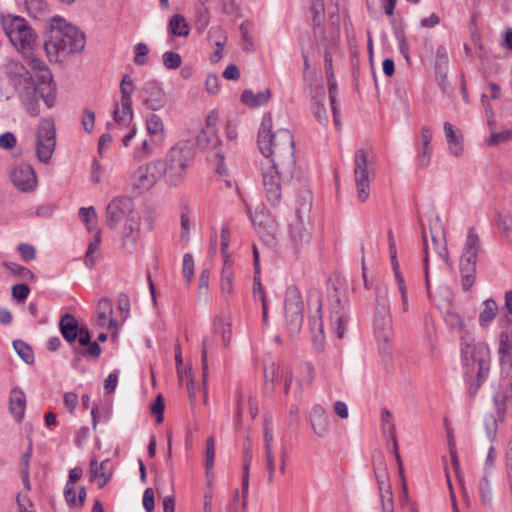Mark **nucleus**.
Instances as JSON below:
<instances>
[{"label": "nucleus", "instance_id": "nucleus-26", "mask_svg": "<svg viewBox=\"0 0 512 512\" xmlns=\"http://www.w3.org/2000/svg\"><path fill=\"white\" fill-rule=\"evenodd\" d=\"M310 421L313 431L320 437L327 434L329 429V420L324 408L321 405L312 407Z\"/></svg>", "mask_w": 512, "mask_h": 512}, {"label": "nucleus", "instance_id": "nucleus-5", "mask_svg": "<svg viewBox=\"0 0 512 512\" xmlns=\"http://www.w3.org/2000/svg\"><path fill=\"white\" fill-rule=\"evenodd\" d=\"M9 79L16 90L21 104L31 117L40 114L39 98H42L48 108L55 102V93L50 89L47 94L39 90L29 70L20 63H13L9 67Z\"/></svg>", "mask_w": 512, "mask_h": 512}, {"label": "nucleus", "instance_id": "nucleus-41", "mask_svg": "<svg viewBox=\"0 0 512 512\" xmlns=\"http://www.w3.org/2000/svg\"><path fill=\"white\" fill-rule=\"evenodd\" d=\"M13 348L19 357L27 364L34 362V353L32 348L22 340H14Z\"/></svg>", "mask_w": 512, "mask_h": 512}, {"label": "nucleus", "instance_id": "nucleus-59", "mask_svg": "<svg viewBox=\"0 0 512 512\" xmlns=\"http://www.w3.org/2000/svg\"><path fill=\"white\" fill-rule=\"evenodd\" d=\"M210 39H214V43L218 49L222 51V48L226 44L227 37L220 27H212L209 30Z\"/></svg>", "mask_w": 512, "mask_h": 512}, {"label": "nucleus", "instance_id": "nucleus-4", "mask_svg": "<svg viewBox=\"0 0 512 512\" xmlns=\"http://www.w3.org/2000/svg\"><path fill=\"white\" fill-rule=\"evenodd\" d=\"M49 39L44 42V49L51 61L81 52L85 47V35L77 27L55 16L50 22Z\"/></svg>", "mask_w": 512, "mask_h": 512}, {"label": "nucleus", "instance_id": "nucleus-18", "mask_svg": "<svg viewBox=\"0 0 512 512\" xmlns=\"http://www.w3.org/2000/svg\"><path fill=\"white\" fill-rule=\"evenodd\" d=\"M249 213L250 219L262 241L268 246H275L279 232L278 223L275 219L266 215L263 210L255 211L253 214L249 211Z\"/></svg>", "mask_w": 512, "mask_h": 512}, {"label": "nucleus", "instance_id": "nucleus-32", "mask_svg": "<svg viewBox=\"0 0 512 512\" xmlns=\"http://www.w3.org/2000/svg\"><path fill=\"white\" fill-rule=\"evenodd\" d=\"M373 468L379 490H384L387 486H391L388 469L383 456L374 459Z\"/></svg>", "mask_w": 512, "mask_h": 512}, {"label": "nucleus", "instance_id": "nucleus-15", "mask_svg": "<svg viewBox=\"0 0 512 512\" xmlns=\"http://www.w3.org/2000/svg\"><path fill=\"white\" fill-rule=\"evenodd\" d=\"M134 202L128 196L114 197L106 207L105 223L107 227L114 230L118 224L130 215L135 214Z\"/></svg>", "mask_w": 512, "mask_h": 512}, {"label": "nucleus", "instance_id": "nucleus-3", "mask_svg": "<svg viewBox=\"0 0 512 512\" xmlns=\"http://www.w3.org/2000/svg\"><path fill=\"white\" fill-rule=\"evenodd\" d=\"M461 356L468 393L474 397L488 376L490 349L485 343H475L473 337L466 334L461 338Z\"/></svg>", "mask_w": 512, "mask_h": 512}, {"label": "nucleus", "instance_id": "nucleus-20", "mask_svg": "<svg viewBox=\"0 0 512 512\" xmlns=\"http://www.w3.org/2000/svg\"><path fill=\"white\" fill-rule=\"evenodd\" d=\"M140 232L141 218L140 215L136 212L135 214H132L130 217L126 218L122 228L121 240L126 252L132 254L136 251L137 243L140 239Z\"/></svg>", "mask_w": 512, "mask_h": 512}, {"label": "nucleus", "instance_id": "nucleus-31", "mask_svg": "<svg viewBox=\"0 0 512 512\" xmlns=\"http://www.w3.org/2000/svg\"><path fill=\"white\" fill-rule=\"evenodd\" d=\"M444 132L450 153L454 156H460L463 153L462 138L456 134L453 126L449 122L444 123Z\"/></svg>", "mask_w": 512, "mask_h": 512}, {"label": "nucleus", "instance_id": "nucleus-29", "mask_svg": "<svg viewBox=\"0 0 512 512\" xmlns=\"http://www.w3.org/2000/svg\"><path fill=\"white\" fill-rule=\"evenodd\" d=\"M113 313V304L112 301L103 297L99 300L98 303V320L99 323L104 326L108 324L110 328L117 326L116 319L112 318L111 315Z\"/></svg>", "mask_w": 512, "mask_h": 512}, {"label": "nucleus", "instance_id": "nucleus-21", "mask_svg": "<svg viewBox=\"0 0 512 512\" xmlns=\"http://www.w3.org/2000/svg\"><path fill=\"white\" fill-rule=\"evenodd\" d=\"M11 181L21 192H31L37 186L34 169L26 163L15 166L10 173Z\"/></svg>", "mask_w": 512, "mask_h": 512}, {"label": "nucleus", "instance_id": "nucleus-27", "mask_svg": "<svg viewBox=\"0 0 512 512\" xmlns=\"http://www.w3.org/2000/svg\"><path fill=\"white\" fill-rule=\"evenodd\" d=\"M26 396L22 389L15 387L10 393V411L13 417L20 421L24 417Z\"/></svg>", "mask_w": 512, "mask_h": 512}, {"label": "nucleus", "instance_id": "nucleus-54", "mask_svg": "<svg viewBox=\"0 0 512 512\" xmlns=\"http://www.w3.org/2000/svg\"><path fill=\"white\" fill-rule=\"evenodd\" d=\"M511 138L512 132L510 130L492 133L491 136L487 139V145L496 146L500 143L509 141Z\"/></svg>", "mask_w": 512, "mask_h": 512}, {"label": "nucleus", "instance_id": "nucleus-47", "mask_svg": "<svg viewBox=\"0 0 512 512\" xmlns=\"http://www.w3.org/2000/svg\"><path fill=\"white\" fill-rule=\"evenodd\" d=\"M153 146L155 144L148 142V140H143L139 146H137L133 151V158L137 161H141L153 154Z\"/></svg>", "mask_w": 512, "mask_h": 512}, {"label": "nucleus", "instance_id": "nucleus-14", "mask_svg": "<svg viewBox=\"0 0 512 512\" xmlns=\"http://www.w3.org/2000/svg\"><path fill=\"white\" fill-rule=\"evenodd\" d=\"M164 177L160 161H152L138 167L132 175V185L139 193L150 190Z\"/></svg>", "mask_w": 512, "mask_h": 512}, {"label": "nucleus", "instance_id": "nucleus-53", "mask_svg": "<svg viewBox=\"0 0 512 512\" xmlns=\"http://www.w3.org/2000/svg\"><path fill=\"white\" fill-rule=\"evenodd\" d=\"M16 249L21 256V259L25 262L32 261L36 257V250L31 244L20 243Z\"/></svg>", "mask_w": 512, "mask_h": 512}, {"label": "nucleus", "instance_id": "nucleus-24", "mask_svg": "<svg viewBox=\"0 0 512 512\" xmlns=\"http://www.w3.org/2000/svg\"><path fill=\"white\" fill-rule=\"evenodd\" d=\"M79 323L71 314H64L59 321V329L63 338L69 343L74 344L79 335Z\"/></svg>", "mask_w": 512, "mask_h": 512}, {"label": "nucleus", "instance_id": "nucleus-64", "mask_svg": "<svg viewBox=\"0 0 512 512\" xmlns=\"http://www.w3.org/2000/svg\"><path fill=\"white\" fill-rule=\"evenodd\" d=\"M143 507L146 512H153L155 509L154 490L146 488L143 493Z\"/></svg>", "mask_w": 512, "mask_h": 512}, {"label": "nucleus", "instance_id": "nucleus-6", "mask_svg": "<svg viewBox=\"0 0 512 512\" xmlns=\"http://www.w3.org/2000/svg\"><path fill=\"white\" fill-rule=\"evenodd\" d=\"M194 156L195 152L190 141L181 140L169 149L163 160H159L165 181L169 186L176 187L183 181Z\"/></svg>", "mask_w": 512, "mask_h": 512}, {"label": "nucleus", "instance_id": "nucleus-2", "mask_svg": "<svg viewBox=\"0 0 512 512\" xmlns=\"http://www.w3.org/2000/svg\"><path fill=\"white\" fill-rule=\"evenodd\" d=\"M272 127L271 114H265L258 130V148L263 156L272 157L276 168L283 169L284 177H294L296 160L293 135L288 129L272 132Z\"/></svg>", "mask_w": 512, "mask_h": 512}, {"label": "nucleus", "instance_id": "nucleus-55", "mask_svg": "<svg viewBox=\"0 0 512 512\" xmlns=\"http://www.w3.org/2000/svg\"><path fill=\"white\" fill-rule=\"evenodd\" d=\"M214 344L213 338H209L205 336L202 340V351H201V360H202V369H203V379L206 378V372L208 369V363H207V354L208 349L211 348Z\"/></svg>", "mask_w": 512, "mask_h": 512}, {"label": "nucleus", "instance_id": "nucleus-30", "mask_svg": "<svg viewBox=\"0 0 512 512\" xmlns=\"http://www.w3.org/2000/svg\"><path fill=\"white\" fill-rule=\"evenodd\" d=\"M220 143L217 129L203 128L196 137V144L200 149L216 148Z\"/></svg>", "mask_w": 512, "mask_h": 512}, {"label": "nucleus", "instance_id": "nucleus-49", "mask_svg": "<svg viewBox=\"0 0 512 512\" xmlns=\"http://www.w3.org/2000/svg\"><path fill=\"white\" fill-rule=\"evenodd\" d=\"M381 505L383 512H393V494L391 486H387L384 490H379Z\"/></svg>", "mask_w": 512, "mask_h": 512}, {"label": "nucleus", "instance_id": "nucleus-19", "mask_svg": "<svg viewBox=\"0 0 512 512\" xmlns=\"http://www.w3.org/2000/svg\"><path fill=\"white\" fill-rule=\"evenodd\" d=\"M142 105L152 111H158L167 103L166 95L159 83L155 81L146 82L139 91Z\"/></svg>", "mask_w": 512, "mask_h": 512}, {"label": "nucleus", "instance_id": "nucleus-8", "mask_svg": "<svg viewBox=\"0 0 512 512\" xmlns=\"http://www.w3.org/2000/svg\"><path fill=\"white\" fill-rule=\"evenodd\" d=\"M329 301V319L330 325L334 333L339 339L345 335L347 325L349 323L350 307L345 295H340L338 290L334 288L332 294L328 297Z\"/></svg>", "mask_w": 512, "mask_h": 512}, {"label": "nucleus", "instance_id": "nucleus-17", "mask_svg": "<svg viewBox=\"0 0 512 512\" xmlns=\"http://www.w3.org/2000/svg\"><path fill=\"white\" fill-rule=\"evenodd\" d=\"M309 194L303 196L306 201L301 208L297 209L295 218L289 223V238L296 247H302L310 242L311 233L306 227L305 219L302 215L303 212H309L310 203Z\"/></svg>", "mask_w": 512, "mask_h": 512}, {"label": "nucleus", "instance_id": "nucleus-10", "mask_svg": "<svg viewBox=\"0 0 512 512\" xmlns=\"http://www.w3.org/2000/svg\"><path fill=\"white\" fill-rule=\"evenodd\" d=\"M56 145V129L54 121L50 118L40 120L36 134L37 158L47 163L54 152Z\"/></svg>", "mask_w": 512, "mask_h": 512}, {"label": "nucleus", "instance_id": "nucleus-42", "mask_svg": "<svg viewBox=\"0 0 512 512\" xmlns=\"http://www.w3.org/2000/svg\"><path fill=\"white\" fill-rule=\"evenodd\" d=\"M252 462V451L249 447H245L243 454V475H242V489L244 494H248L249 489V473Z\"/></svg>", "mask_w": 512, "mask_h": 512}, {"label": "nucleus", "instance_id": "nucleus-44", "mask_svg": "<svg viewBox=\"0 0 512 512\" xmlns=\"http://www.w3.org/2000/svg\"><path fill=\"white\" fill-rule=\"evenodd\" d=\"M507 385L508 388L506 393L494 395V402L497 407L498 414H504L507 402L512 403V375Z\"/></svg>", "mask_w": 512, "mask_h": 512}, {"label": "nucleus", "instance_id": "nucleus-33", "mask_svg": "<svg viewBox=\"0 0 512 512\" xmlns=\"http://www.w3.org/2000/svg\"><path fill=\"white\" fill-rule=\"evenodd\" d=\"M284 370L280 364L271 363L264 368V385L265 390L272 392L273 383L280 380L283 376Z\"/></svg>", "mask_w": 512, "mask_h": 512}, {"label": "nucleus", "instance_id": "nucleus-48", "mask_svg": "<svg viewBox=\"0 0 512 512\" xmlns=\"http://www.w3.org/2000/svg\"><path fill=\"white\" fill-rule=\"evenodd\" d=\"M162 59L165 68L170 70L179 68L182 63L181 56L178 53L172 51L165 52L162 55Z\"/></svg>", "mask_w": 512, "mask_h": 512}, {"label": "nucleus", "instance_id": "nucleus-16", "mask_svg": "<svg viewBox=\"0 0 512 512\" xmlns=\"http://www.w3.org/2000/svg\"><path fill=\"white\" fill-rule=\"evenodd\" d=\"M354 174L357 188V197L365 202L369 197L368 153L358 149L354 156Z\"/></svg>", "mask_w": 512, "mask_h": 512}, {"label": "nucleus", "instance_id": "nucleus-36", "mask_svg": "<svg viewBox=\"0 0 512 512\" xmlns=\"http://www.w3.org/2000/svg\"><path fill=\"white\" fill-rule=\"evenodd\" d=\"M169 32L175 36L186 37L189 35V27L185 18L180 14L171 17L168 25Z\"/></svg>", "mask_w": 512, "mask_h": 512}, {"label": "nucleus", "instance_id": "nucleus-37", "mask_svg": "<svg viewBox=\"0 0 512 512\" xmlns=\"http://www.w3.org/2000/svg\"><path fill=\"white\" fill-rule=\"evenodd\" d=\"M232 278H233L232 262H231V260L226 259L223 262V268H222L221 280H220L222 293L229 294L232 292V288H233Z\"/></svg>", "mask_w": 512, "mask_h": 512}, {"label": "nucleus", "instance_id": "nucleus-61", "mask_svg": "<svg viewBox=\"0 0 512 512\" xmlns=\"http://www.w3.org/2000/svg\"><path fill=\"white\" fill-rule=\"evenodd\" d=\"M30 293V288L27 284H16L12 287V296L17 301H25Z\"/></svg>", "mask_w": 512, "mask_h": 512}, {"label": "nucleus", "instance_id": "nucleus-50", "mask_svg": "<svg viewBox=\"0 0 512 512\" xmlns=\"http://www.w3.org/2000/svg\"><path fill=\"white\" fill-rule=\"evenodd\" d=\"M273 428L270 418H265L264 421V452L273 451Z\"/></svg>", "mask_w": 512, "mask_h": 512}, {"label": "nucleus", "instance_id": "nucleus-23", "mask_svg": "<svg viewBox=\"0 0 512 512\" xmlns=\"http://www.w3.org/2000/svg\"><path fill=\"white\" fill-rule=\"evenodd\" d=\"M498 354L501 369L509 372L512 367V339L507 331L499 335Z\"/></svg>", "mask_w": 512, "mask_h": 512}, {"label": "nucleus", "instance_id": "nucleus-52", "mask_svg": "<svg viewBox=\"0 0 512 512\" xmlns=\"http://www.w3.org/2000/svg\"><path fill=\"white\" fill-rule=\"evenodd\" d=\"M215 459V441L211 436L206 440L205 467L209 471L214 466Z\"/></svg>", "mask_w": 512, "mask_h": 512}, {"label": "nucleus", "instance_id": "nucleus-9", "mask_svg": "<svg viewBox=\"0 0 512 512\" xmlns=\"http://www.w3.org/2000/svg\"><path fill=\"white\" fill-rule=\"evenodd\" d=\"M285 317L289 333L297 335L304 320V303L301 293L296 286H289L285 297Z\"/></svg>", "mask_w": 512, "mask_h": 512}, {"label": "nucleus", "instance_id": "nucleus-63", "mask_svg": "<svg viewBox=\"0 0 512 512\" xmlns=\"http://www.w3.org/2000/svg\"><path fill=\"white\" fill-rule=\"evenodd\" d=\"M95 114L90 109H85L82 113V126L87 133H91L94 128Z\"/></svg>", "mask_w": 512, "mask_h": 512}, {"label": "nucleus", "instance_id": "nucleus-39", "mask_svg": "<svg viewBox=\"0 0 512 512\" xmlns=\"http://www.w3.org/2000/svg\"><path fill=\"white\" fill-rule=\"evenodd\" d=\"M478 492L482 504L486 507H491L493 501L492 490L490 481L486 476H483L482 479L479 481Z\"/></svg>", "mask_w": 512, "mask_h": 512}, {"label": "nucleus", "instance_id": "nucleus-22", "mask_svg": "<svg viewBox=\"0 0 512 512\" xmlns=\"http://www.w3.org/2000/svg\"><path fill=\"white\" fill-rule=\"evenodd\" d=\"M113 474V466L109 459L103 460L100 464L93 458L90 461V480H96L99 488H103Z\"/></svg>", "mask_w": 512, "mask_h": 512}, {"label": "nucleus", "instance_id": "nucleus-38", "mask_svg": "<svg viewBox=\"0 0 512 512\" xmlns=\"http://www.w3.org/2000/svg\"><path fill=\"white\" fill-rule=\"evenodd\" d=\"M213 333H220L223 345L227 347L231 340V324L223 318L217 317L213 323Z\"/></svg>", "mask_w": 512, "mask_h": 512}, {"label": "nucleus", "instance_id": "nucleus-25", "mask_svg": "<svg viewBox=\"0 0 512 512\" xmlns=\"http://www.w3.org/2000/svg\"><path fill=\"white\" fill-rule=\"evenodd\" d=\"M145 126L152 143L161 145L165 139V128L161 117L157 114L149 115L146 119Z\"/></svg>", "mask_w": 512, "mask_h": 512}, {"label": "nucleus", "instance_id": "nucleus-45", "mask_svg": "<svg viewBox=\"0 0 512 512\" xmlns=\"http://www.w3.org/2000/svg\"><path fill=\"white\" fill-rule=\"evenodd\" d=\"M25 7L28 14L37 19L45 12L47 5L44 0H26Z\"/></svg>", "mask_w": 512, "mask_h": 512}, {"label": "nucleus", "instance_id": "nucleus-51", "mask_svg": "<svg viewBox=\"0 0 512 512\" xmlns=\"http://www.w3.org/2000/svg\"><path fill=\"white\" fill-rule=\"evenodd\" d=\"M183 276L187 283H190L194 276V259L190 253H185L183 256Z\"/></svg>", "mask_w": 512, "mask_h": 512}, {"label": "nucleus", "instance_id": "nucleus-7", "mask_svg": "<svg viewBox=\"0 0 512 512\" xmlns=\"http://www.w3.org/2000/svg\"><path fill=\"white\" fill-rule=\"evenodd\" d=\"M480 240L475 228H470L459 260L461 287L467 292L476 280V264L480 252Z\"/></svg>", "mask_w": 512, "mask_h": 512}, {"label": "nucleus", "instance_id": "nucleus-46", "mask_svg": "<svg viewBox=\"0 0 512 512\" xmlns=\"http://www.w3.org/2000/svg\"><path fill=\"white\" fill-rule=\"evenodd\" d=\"M79 216L83 222L86 223L88 230L91 232L95 229V224L97 222V213L94 207H82L79 210Z\"/></svg>", "mask_w": 512, "mask_h": 512}, {"label": "nucleus", "instance_id": "nucleus-58", "mask_svg": "<svg viewBox=\"0 0 512 512\" xmlns=\"http://www.w3.org/2000/svg\"><path fill=\"white\" fill-rule=\"evenodd\" d=\"M312 112L319 124L326 125L328 123L329 118L324 104L315 102L312 107Z\"/></svg>", "mask_w": 512, "mask_h": 512}, {"label": "nucleus", "instance_id": "nucleus-62", "mask_svg": "<svg viewBox=\"0 0 512 512\" xmlns=\"http://www.w3.org/2000/svg\"><path fill=\"white\" fill-rule=\"evenodd\" d=\"M209 11L206 7H202L197 12L196 26L200 32H203L209 25Z\"/></svg>", "mask_w": 512, "mask_h": 512}, {"label": "nucleus", "instance_id": "nucleus-11", "mask_svg": "<svg viewBox=\"0 0 512 512\" xmlns=\"http://www.w3.org/2000/svg\"><path fill=\"white\" fill-rule=\"evenodd\" d=\"M120 93L121 98L116 103L113 111V120L117 124H123L129 126L133 120V109H132V94L135 90V85L132 78L129 75H124L120 82Z\"/></svg>", "mask_w": 512, "mask_h": 512}, {"label": "nucleus", "instance_id": "nucleus-34", "mask_svg": "<svg viewBox=\"0 0 512 512\" xmlns=\"http://www.w3.org/2000/svg\"><path fill=\"white\" fill-rule=\"evenodd\" d=\"M483 309L479 315V324L482 327L488 326L495 318L498 305L493 299H487L483 302Z\"/></svg>", "mask_w": 512, "mask_h": 512}, {"label": "nucleus", "instance_id": "nucleus-1", "mask_svg": "<svg viewBox=\"0 0 512 512\" xmlns=\"http://www.w3.org/2000/svg\"><path fill=\"white\" fill-rule=\"evenodd\" d=\"M0 24L10 43L21 53L27 65L36 73L40 84L53 83L46 63L39 58L38 36L27 20L19 15L0 14Z\"/></svg>", "mask_w": 512, "mask_h": 512}, {"label": "nucleus", "instance_id": "nucleus-43", "mask_svg": "<svg viewBox=\"0 0 512 512\" xmlns=\"http://www.w3.org/2000/svg\"><path fill=\"white\" fill-rule=\"evenodd\" d=\"M3 266L5 267L6 270H8L12 274L18 276L21 279L35 280L34 273L30 269H28L24 266H21L14 262H4Z\"/></svg>", "mask_w": 512, "mask_h": 512}, {"label": "nucleus", "instance_id": "nucleus-60", "mask_svg": "<svg viewBox=\"0 0 512 512\" xmlns=\"http://www.w3.org/2000/svg\"><path fill=\"white\" fill-rule=\"evenodd\" d=\"M150 411L152 414L156 416V423L160 424L163 422V412H164V400L161 395H158L155 401L152 403Z\"/></svg>", "mask_w": 512, "mask_h": 512}, {"label": "nucleus", "instance_id": "nucleus-56", "mask_svg": "<svg viewBox=\"0 0 512 512\" xmlns=\"http://www.w3.org/2000/svg\"><path fill=\"white\" fill-rule=\"evenodd\" d=\"M444 319L446 324L451 328L455 330H460L463 327V320L460 317V315L454 311L448 310L445 315Z\"/></svg>", "mask_w": 512, "mask_h": 512}, {"label": "nucleus", "instance_id": "nucleus-12", "mask_svg": "<svg viewBox=\"0 0 512 512\" xmlns=\"http://www.w3.org/2000/svg\"><path fill=\"white\" fill-rule=\"evenodd\" d=\"M376 305L373 327L375 332L384 340L388 338L391 320L389 314L388 288L385 284H378L375 288Z\"/></svg>", "mask_w": 512, "mask_h": 512}, {"label": "nucleus", "instance_id": "nucleus-28", "mask_svg": "<svg viewBox=\"0 0 512 512\" xmlns=\"http://www.w3.org/2000/svg\"><path fill=\"white\" fill-rule=\"evenodd\" d=\"M271 98L269 89H265L258 93H253L252 90L246 89L241 94V102L251 108H257L265 105Z\"/></svg>", "mask_w": 512, "mask_h": 512}, {"label": "nucleus", "instance_id": "nucleus-35", "mask_svg": "<svg viewBox=\"0 0 512 512\" xmlns=\"http://www.w3.org/2000/svg\"><path fill=\"white\" fill-rule=\"evenodd\" d=\"M431 239L433 244L435 245V250L437 254L444 259L446 263H448V249L445 243L444 231L442 227H439L438 231H434V229L430 228Z\"/></svg>", "mask_w": 512, "mask_h": 512}, {"label": "nucleus", "instance_id": "nucleus-57", "mask_svg": "<svg viewBox=\"0 0 512 512\" xmlns=\"http://www.w3.org/2000/svg\"><path fill=\"white\" fill-rule=\"evenodd\" d=\"M149 52L148 46L145 43H138L135 45L134 62L136 65L143 66L147 63V54Z\"/></svg>", "mask_w": 512, "mask_h": 512}, {"label": "nucleus", "instance_id": "nucleus-40", "mask_svg": "<svg viewBox=\"0 0 512 512\" xmlns=\"http://www.w3.org/2000/svg\"><path fill=\"white\" fill-rule=\"evenodd\" d=\"M101 242L100 231L97 230L92 240L89 242L88 249L85 254L84 263L86 267L92 268L95 265V258L93 254L99 249Z\"/></svg>", "mask_w": 512, "mask_h": 512}, {"label": "nucleus", "instance_id": "nucleus-13", "mask_svg": "<svg viewBox=\"0 0 512 512\" xmlns=\"http://www.w3.org/2000/svg\"><path fill=\"white\" fill-rule=\"evenodd\" d=\"M282 168H276L275 163L263 173V188L267 201L273 207L281 202V184L289 183L293 177L286 178Z\"/></svg>", "mask_w": 512, "mask_h": 512}]
</instances>
